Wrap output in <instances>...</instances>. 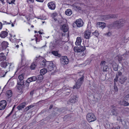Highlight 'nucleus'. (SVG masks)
<instances>
[{
	"label": "nucleus",
	"instance_id": "obj_25",
	"mask_svg": "<svg viewBox=\"0 0 129 129\" xmlns=\"http://www.w3.org/2000/svg\"><path fill=\"white\" fill-rule=\"evenodd\" d=\"M12 92L11 90H8L6 92V94L8 98H10L12 96Z\"/></svg>",
	"mask_w": 129,
	"mask_h": 129
},
{
	"label": "nucleus",
	"instance_id": "obj_40",
	"mask_svg": "<svg viewBox=\"0 0 129 129\" xmlns=\"http://www.w3.org/2000/svg\"><path fill=\"white\" fill-rule=\"evenodd\" d=\"M114 89L115 92H117L118 91V89L117 86L116 85V83L114 84Z\"/></svg>",
	"mask_w": 129,
	"mask_h": 129
},
{
	"label": "nucleus",
	"instance_id": "obj_58",
	"mask_svg": "<svg viewBox=\"0 0 129 129\" xmlns=\"http://www.w3.org/2000/svg\"><path fill=\"white\" fill-rule=\"evenodd\" d=\"M11 115V114H9L7 116V117H6V118H7L8 117H9L10 115Z\"/></svg>",
	"mask_w": 129,
	"mask_h": 129
},
{
	"label": "nucleus",
	"instance_id": "obj_13",
	"mask_svg": "<svg viewBox=\"0 0 129 129\" xmlns=\"http://www.w3.org/2000/svg\"><path fill=\"white\" fill-rule=\"evenodd\" d=\"M106 26V24L104 22H98L97 23V27H100L103 29Z\"/></svg>",
	"mask_w": 129,
	"mask_h": 129
},
{
	"label": "nucleus",
	"instance_id": "obj_35",
	"mask_svg": "<svg viewBox=\"0 0 129 129\" xmlns=\"http://www.w3.org/2000/svg\"><path fill=\"white\" fill-rule=\"evenodd\" d=\"M106 63V62L105 61H101L100 64V66H101V67H103L106 65H105Z\"/></svg>",
	"mask_w": 129,
	"mask_h": 129
},
{
	"label": "nucleus",
	"instance_id": "obj_18",
	"mask_svg": "<svg viewBox=\"0 0 129 129\" xmlns=\"http://www.w3.org/2000/svg\"><path fill=\"white\" fill-rule=\"evenodd\" d=\"M24 74L23 73L22 74H21L18 77V80H17V82H23V80L24 78Z\"/></svg>",
	"mask_w": 129,
	"mask_h": 129
},
{
	"label": "nucleus",
	"instance_id": "obj_46",
	"mask_svg": "<svg viewBox=\"0 0 129 129\" xmlns=\"http://www.w3.org/2000/svg\"><path fill=\"white\" fill-rule=\"evenodd\" d=\"M125 98L126 100H129V94L126 96Z\"/></svg>",
	"mask_w": 129,
	"mask_h": 129
},
{
	"label": "nucleus",
	"instance_id": "obj_49",
	"mask_svg": "<svg viewBox=\"0 0 129 129\" xmlns=\"http://www.w3.org/2000/svg\"><path fill=\"white\" fill-rule=\"evenodd\" d=\"M124 105L125 106H127L129 105V104L127 102H124Z\"/></svg>",
	"mask_w": 129,
	"mask_h": 129
},
{
	"label": "nucleus",
	"instance_id": "obj_33",
	"mask_svg": "<svg viewBox=\"0 0 129 129\" xmlns=\"http://www.w3.org/2000/svg\"><path fill=\"white\" fill-rule=\"evenodd\" d=\"M26 85H27V87L28 86L29 84V83L30 82H32L33 81L31 79V77L28 78L26 80Z\"/></svg>",
	"mask_w": 129,
	"mask_h": 129
},
{
	"label": "nucleus",
	"instance_id": "obj_17",
	"mask_svg": "<svg viewBox=\"0 0 129 129\" xmlns=\"http://www.w3.org/2000/svg\"><path fill=\"white\" fill-rule=\"evenodd\" d=\"M111 113L113 115H116L118 113L116 111L115 107L114 106H111Z\"/></svg>",
	"mask_w": 129,
	"mask_h": 129
},
{
	"label": "nucleus",
	"instance_id": "obj_12",
	"mask_svg": "<svg viewBox=\"0 0 129 129\" xmlns=\"http://www.w3.org/2000/svg\"><path fill=\"white\" fill-rule=\"evenodd\" d=\"M104 19H108L110 18H115L117 17V16L115 14L106 15L103 16Z\"/></svg>",
	"mask_w": 129,
	"mask_h": 129
},
{
	"label": "nucleus",
	"instance_id": "obj_62",
	"mask_svg": "<svg viewBox=\"0 0 129 129\" xmlns=\"http://www.w3.org/2000/svg\"><path fill=\"white\" fill-rule=\"evenodd\" d=\"M0 1H1V2H2V3L3 4L4 3V0H0Z\"/></svg>",
	"mask_w": 129,
	"mask_h": 129
},
{
	"label": "nucleus",
	"instance_id": "obj_32",
	"mask_svg": "<svg viewBox=\"0 0 129 129\" xmlns=\"http://www.w3.org/2000/svg\"><path fill=\"white\" fill-rule=\"evenodd\" d=\"M34 107V106L32 105H30L26 107L24 109V111L26 112L30 109L31 108Z\"/></svg>",
	"mask_w": 129,
	"mask_h": 129
},
{
	"label": "nucleus",
	"instance_id": "obj_48",
	"mask_svg": "<svg viewBox=\"0 0 129 129\" xmlns=\"http://www.w3.org/2000/svg\"><path fill=\"white\" fill-rule=\"evenodd\" d=\"M120 127L119 126H118L116 127H113L112 129H120Z\"/></svg>",
	"mask_w": 129,
	"mask_h": 129
},
{
	"label": "nucleus",
	"instance_id": "obj_21",
	"mask_svg": "<svg viewBox=\"0 0 129 129\" xmlns=\"http://www.w3.org/2000/svg\"><path fill=\"white\" fill-rule=\"evenodd\" d=\"M61 28L64 32H66L68 30V27L67 25L64 24L62 26Z\"/></svg>",
	"mask_w": 129,
	"mask_h": 129
},
{
	"label": "nucleus",
	"instance_id": "obj_60",
	"mask_svg": "<svg viewBox=\"0 0 129 129\" xmlns=\"http://www.w3.org/2000/svg\"><path fill=\"white\" fill-rule=\"evenodd\" d=\"M13 110H12V111H11V112L10 113L11 114L13 112Z\"/></svg>",
	"mask_w": 129,
	"mask_h": 129
},
{
	"label": "nucleus",
	"instance_id": "obj_8",
	"mask_svg": "<svg viewBox=\"0 0 129 129\" xmlns=\"http://www.w3.org/2000/svg\"><path fill=\"white\" fill-rule=\"evenodd\" d=\"M76 24L78 27H80L83 26V22L81 19H79L76 20Z\"/></svg>",
	"mask_w": 129,
	"mask_h": 129
},
{
	"label": "nucleus",
	"instance_id": "obj_22",
	"mask_svg": "<svg viewBox=\"0 0 129 129\" xmlns=\"http://www.w3.org/2000/svg\"><path fill=\"white\" fill-rule=\"evenodd\" d=\"M82 41V40L81 38L78 37L77 38L76 41L75 43V44L77 45H79Z\"/></svg>",
	"mask_w": 129,
	"mask_h": 129
},
{
	"label": "nucleus",
	"instance_id": "obj_57",
	"mask_svg": "<svg viewBox=\"0 0 129 129\" xmlns=\"http://www.w3.org/2000/svg\"><path fill=\"white\" fill-rule=\"evenodd\" d=\"M40 34H43V33L42 32H41L40 31H39L38 32Z\"/></svg>",
	"mask_w": 129,
	"mask_h": 129
},
{
	"label": "nucleus",
	"instance_id": "obj_9",
	"mask_svg": "<svg viewBox=\"0 0 129 129\" xmlns=\"http://www.w3.org/2000/svg\"><path fill=\"white\" fill-rule=\"evenodd\" d=\"M48 6L49 9L51 10H54L56 7L55 4L53 2H50L48 4Z\"/></svg>",
	"mask_w": 129,
	"mask_h": 129
},
{
	"label": "nucleus",
	"instance_id": "obj_6",
	"mask_svg": "<svg viewBox=\"0 0 129 129\" xmlns=\"http://www.w3.org/2000/svg\"><path fill=\"white\" fill-rule=\"evenodd\" d=\"M47 68L48 72L54 70L55 67L54 64L52 62H49Z\"/></svg>",
	"mask_w": 129,
	"mask_h": 129
},
{
	"label": "nucleus",
	"instance_id": "obj_23",
	"mask_svg": "<svg viewBox=\"0 0 129 129\" xmlns=\"http://www.w3.org/2000/svg\"><path fill=\"white\" fill-rule=\"evenodd\" d=\"M17 87L18 89L19 90H21L23 88L22 85L23 84V82H17Z\"/></svg>",
	"mask_w": 129,
	"mask_h": 129
},
{
	"label": "nucleus",
	"instance_id": "obj_56",
	"mask_svg": "<svg viewBox=\"0 0 129 129\" xmlns=\"http://www.w3.org/2000/svg\"><path fill=\"white\" fill-rule=\"evenodd\" d=\"M36 43L37 42H39L40 41L39 40H38V39L37 38H36Z\"/></svg>",
	"mask_w": 129,
	"mask_h": 129
},
{
	"label": "nucleus",
	"instance_id": "obj_11",
	"mask_svg": "<svg viewBox=\"0 0 129 129\" xmlns=\"http://www.w3.org/2000/svg\"><path fill=\"white\" fill-rule=\"evenodd\" d=\"M8 43L6 41H4L2 42L1 44L2 47V49L4 50L8 47Z\"/></svg>",
	"mask_w": 129,
	"mask_h": 129
},
{
	"label": "nucleus",
	"instance_id": "obj_61",
	"mask_svg": "<svg viewBox=\"0 0 129 129\" xmlns=\"http://www.w3.org/2000/svg\"><path fill=\"white\" fill-rule=\"evenodd\" d=\"M40 57V56H39V57H36V60H37V59H38V58L39 57Z\"/></svg>",
	"mask_w": 129,
	"mask_h": 129
},
{
	"label": "nucleus",
	"instance_id": "obj_34",
	"mask_svg": "<svg viewBox=\"0 0 129 129\" xmlns=\"http://www.w3.org/2000/svg\"><path fill=\"white\" fill-rule=\"evenodd\" d=\"M15 0H7V2L9 4H14Z\"/></svg>",
	"mask_w": 129,
	"mask_h": 129
},
{
	"label": "nucleus",
	"instance_id": "obj_38",
	"mask_svg": "<svg viewBox=\"0 0 129 129\" xmlns=\"http://www.w3.org/2000/svg\"><path fill=\"white\" fill-rule=\"evenodd\" d=\"M15 36V35L14 36H13V37H11V40L12 41V42H15L16 41V39L14 37Z\"/></svg>",
	"mask_w": 129,
	"mask_h": 129
},
{
	"label": "nucleus",
	"instance_id": "obj_27",
	"mask_svg": "<svg viewBox=\"0 0 129 129\" xmlns=\"http://www.w3.org/2000/svg\"><path fill=\"white\" fill-rule=\"evenodd\" d=\"M65 14L68 16H70L72 14V11L70 9H67L65 11Z\"/></svg>",
	"mask_w": 129,
	"mask_h": 129
},
{
	"label": "nucleus",
	"instance_id": "obj_37",
	"mask_svg": "<svg viewBox=\"0 0 129 129\" xmlns=\"http://www.w3.org/2000/svg\"><path fill=\"white\" fill-rule=\"evenodd\" d=\"M113 68L114 70L115 71H117L118 70V67L116 65H113Z\"/></svg>",
	"mask_w": 129,
	"mask_h": 129
},
{
	"label": "nucleus",
	"instance_id": "obj_51",
	"mask_svg": "<svg viewBox=\"0 0 129 129\" xmlns=\"http://www.w3.org/2000/svg\"><path fill=\"white\" fill-rule=\"evenodd\" d=\"M117 120H119L120 122H122V120L120 118V119H119L118 118H117Z\"/></svg>",
	"mask_w": 129,
	"mask_h": 129
},
{
	"label": "nucleus",
	"instance_id": "obj_43",
	"mask_svg": "<svg viewBox=\"0 0 129 129\" xmlns=\"http://www.w3.org/2000/svg\"><path fill=\"white\" fill-rule=\"evenodd\" d=\"M123 59L121 56H119L118 57V60L119 61H121Z\"/></svg>",
	"mask_w": 129,
	"mask_h": 129
},
{
	"label": "nucleus",
	"instance_id": "obj_39",
	"mask_svg": "<svg viewBox=\"0 0 129 129\" xmlns=\"http://www.w3.org/2000/svg\"><path fill=\"white\" fill-rule=\"evenodd\" d=\"M102 67H103V71L104 72L107 71V70L108 68V66L107 65L105 66Z\"/></svg>",
	"mask_w": 129,
	"mask_h": 129
},
{
	"label": "nucleus",
	"instance_id": "obj_63",
	"mask_svg": "<svg viewBox=\"0 0 129 129\" xmlns=\"http://www.w3.org/2000/svg\"><path fill=\"white\" fill-rule=\"evenodd\" d=\"M11 25L12 27H13L14 26V24L13 23H12L11 24Z\"/></svg>",
	"mask_w": 129,
	"mask_h": 129
},
{
	"label": "nucleus",
	"instance_id": "obj_29",
	"mask_svg": "<svg viewBox=\"0 0 129 129\" xmlns=\"http://www.w3.org/2000/svg\"><path fill=\"white\" fill-rule=\"evenodd\" d=\"M4 53H2L0 54V58L1 60L2 61H4L6 60V56L5 55H3Z\"/></svg>",
	"mask_w": 129,
	"mask_h": 129
},
{
	"label": "nucleus",
	"instance_id": "obj_3",
	"mask_svg": "<svg viewBox=\"0 0 129 129\" xmlns=\"http://www.w3.org/2000/svg\"><path fill=\"white\" fill-rule=\"evenodd\" d=\"M84 78V76L83 74L82 75V77L79 79L75 85H74L73 88V89L76 88L78 89L80 87V86L82 84L83 82V80Z\"/></svg>",
	"mask_w": 129,
	"mask_h": 129
},
{
	"label": "nucleus",
	"instance_id": "obj_7",
	"mask_svg": "<svg viewBox=\"0 0 129 129\" xmlns=\"http://www.w3.org/2000/svg\"><path fill=\"white\" fill-rule=\"evenodd\" d=\"M7 105L6 101L5 100H2L0 102V110L4 109Z\"/></svg>",
	"mask_w": 129,
	"mask_h": 129
},
{
	"label": "nucleus",
	"instance_id": "obj_55",
	"mask_svg": "<svg viewBox=\"0 0 129 129\" xmlns=\"http://www.w3.org/2000/svg\"><path fill=\"white\" fill-rule=\"evenodd\" d=\"M53 15L55 17L57 16V14L56 13H55L53 14Z\"/></svg>",
	"mask_w": 129,
	"mask_h": 129
},
{
	"label": "nucleus",
	"instance_id": "obj_52",
	"mask_svg": "<svg viewBox=\"0 0 129 129\" xmlns=\"http://www.w3.org/2000/svg\"><path fill=\"white\" fill-rule=\"evenodd\" d=\"M2 23H0V29H1L2 28Z\"/></svg>",
	"mask_w": 129,
	"mask_h": 129
},
{
	"label": "nucleus",
	"instance_id": "obj_54",
	"mask_svg": "<svg viewBox=\"0 0 129 129\" xmlns=\"http://www.w3.org/2000/svg\"><path fill=\"white\" fill-rule=\"evenodd\" d=\"M53 107V106L52 105H51L49 108V109H51Z\"/></svg>",
	"mask_w": 129,
	"mask_h": 129
},
{
	"label": "nucleus",
	"instance_id": "obj_41",
	"mask_svg": "<svg viewBox=\"0 0 129 129\" xmlns=\"http://www.w3.org/2000/svg\"><path fill=\"white\" fill-rule=\"evenodd\" d=\"M52 54L55 56H57L58 53L57 52L55 51H52Z\"/></svg>",
	"mask_w": 129,
	"mask_h": 129
},
{
	"label": "nucleus",
	"instance_id": "obj_26",
	"mask_svg": "<svg viewBox=\"0 0 129 129\" xmlns=\"http://www.w3.org/2000/svg\"><path fill=\"white\" fill-rule=\"evenodd\" d=\"M37 64V63L35 62L32 63L30 66V69L31 70H34L36 67Z\"/></svg>",
	"mask_w": 129,
	"mask_h": 129
},
{
	"label": "nucleus",
	"instance_id": "obj_42",
	"mask_svg": "<svg viewBox=\"0 0 129 129\" xmlns=\"http://www.w3.org/2000/svg\"><path fill=\"white\" fill-rule=\"evenodd\" d=\"M33 81H35L37 79V78L36 76H34L31 77Z\"/></svg>",
	"mask_w": 129,
	"mask_h": 129
},
{
	"label": "nucleus",
	"instance_id": "obj_64",
	"mask_svg": "<svg viewBox=\"0 0 129 129\" xmlns=\"http://www.w3.org/2000/svg\"><path fill=\"white\" fill-rule=\"evenodd\" d=\"M19 46L18 45H17L16 46V47L17 48H18L19 47Z\"/></svg>",
	"mask_w": 129,
	"mask_h": 129
},
{
	"label": "nucleus",
	"instance_id": "obj_30",
	"mask_svg": "<svg viewBox=\"0 0 129 129\" xmlns=\"http://www.w3.org/2000/svg\"><path fill=\"white\" fill-rule=\"evenodd\" d=\"M43 79V75L41 74L38 76V80L39 81V82H41L42 81Z\"/></svg>",
	"mask_w": 129,
	"mask_h": 129
},
{
	"label": "nucleus",
	"instance_id": "obj_14",
	"mask_svg": "<svg viewBox=\"0 0 129 129\" xmlns=\"http://www.w3.org/2000/svg\"><path fill=\"white\" fill-rule=\"evenodd\" d=\"M22 57L21 63L19 64V68H21L26 64V60L24 57L22 56Z\"/></svg>",
	"mask_w": 129,
	"mask_h": 129
},
{
	"label": "nucleus",
	"instance_id": "obj_5",
	"mask_svg": "<svg viewBox=\"0 0 129 129\" xmlns=\"http://www.w3.org/2000/svg\"><path fill=\"white\" fill-rule=\"evenodd\" d=\"M69 60L67 56H63L60 58V62L61 64L65 65L67 64L69 62Z\"/></svg>",
	"mask_w": 129,
	"mask_h": 129
},
{
	"label": "nucleus",
	"instance_id": "obj_44",
	"mask_svg": "<svg viewBox=\"0 0 129 129\" xmlns=\"http://www.w3.org/2000/svg\"><path fill=\"white\" fill-rule=\"evenodd\" d=\"M105 35H107L108 36H110L111 35V33L110 32H108L104 34Z\"/></svg>",
	"mask_w": 129,
	"mask_h": 129
},
{
	"label": "nucleus",
	"instance_id": "obj_15",
	"mask_svg": "<svg viewBox=\"0 0 129 129\" xmlns=\"http://www.w3.org/2000/svg\"><path fill=\"white\" fill-rule=\"evenodd\" d=\"M90 36V32L88 30H86L84 32V37L86 39H89Z\"/></svg>",
	"mask_w": 129,
	"mask_h": 129
},
{
	"label": "nucleus",
	"instance_id": "obj_19",
	"mask_svg": "<svg viewBox=\"0 0 129 129\" xmlns=\"http://www.w3.org/2000/svg\"><path fill=\"white\" fill-rule=\"evenodd\" d=\"M49 62L47 61L45 59H43L41 62V66L42 67H44L47 65L48 62Z\"/></svg>",
	"mask_w": 129,
	"mask_h": 129
},
{
	"label": "nucleus",
	"instance_id": "obj_4",
	"mask_svg": "<svg viewBox=\"0 0 129 129\" xmlns=\"http://www.w3.org/2000/svg\"><path fill=\"white\" fill-rule=\"evenodd\" d=\"M85 48L84 46H80L79 47H75L74 48V50L76 52L81 53V55L83 56L84 54L83 51L85 50Z\"/></svg>",
	"mask_w": 129,
	"mask_h": 129
},
{
	"label": "nucleus",
	"instance_id": "obj_47",
	"mask_svg": "<svg viewBox=\"0 0 129 129\" xmlns=\"http://www.w3.org/2000/svg\"><path fill=\"white\" fill-rule=\"evenodd\" d=\"M4 24H10L11 23V21H10V22H7L6 21H4Z\"/></svg>",
	"mask_w": 129,
	"mask_h": 129
},
{
	"label": "nucleus",
	"instance_id": "obj_16",
	"mask_svg": "<svg viewBox=\"0 0 129 129\" xmlns=\"http://www.w3.org/2000/svg\"><path fill=\"white\" fill-rule=\"evenodd\" d=\"M26 103L25 102H23L20 104L17 107V109L18 110H21L22 109L24 108L26 105Z\"/></svg>",
	"mask_w": 129,
	"mask_h": 129
},
{
	"label": "nucleus",
	"instance_id": "obj_20",
	"mask_svg": "<svg viewBox=\"0 0 129 129\" xmlns=\"http://www.w3.org/2000/svg\"><path fill=\"white\" fill-rule=\"evenodd\" d=\"M8 32L5 31H3L0 34V36L2 38H4L8 35Z\"/></svg>",
	"mask_w": 129,
	"mask_h": 129
},
{
	"label": "nucleus",
	"instance_id": "obj_10",
	"mask_svg": "<svg viewBox=\"0 0 129 129\" xmlns=\"http://www.w3.org/2000/svg\"><path fill=\"white\" fill-rule=\"evenodd\" d=\"M78 98L76 95H74L71 97L69 101L71 103H75L77 101Z\"/></svg>",
	"mask_w": 129,
	"mask_h": 129
},
{
	"label": "nucleus",
	"instance_id": "obj_59",
	"mask_svg": "<svg viewBox=\"0 0 129 129\" xmlns=\"http://www.w3.org/2000/svg\"><path fill=\"white\" fill-rule=\"evenodd\" d=\"M13 110H12V111H11V112L10 113L11 114L13 112Z\"/></svg>",
	"mask_w": 129,
	"mask_h": 129
},
{
	"label": "nucleus",
	"instance_id": "obj_45",
	"mask_svg": "<svg viewBox=\"0 0 129 129\" xmlns=\"http://www.w3.org/2000/svg\"><path fill=\"white\" fill-rule=\"evenodd\" d=\"M118 77L116 76L115 78L114 79V84L115 83V82H117L118 80Z\"/></svg>",
	"mask_w": 129,
	"mask_h": 129
},
{
	"label": "nucleus",
	"instance_id": "obj_31",
	"mask_svg": "<svg viewBox=\"0 0 129 129\" xmlns=\"http://www.w3.org/2000/svg\"><path fill=\"white\" fill-rule=\"evenodd\" d=\"M0 65L3 67L6 68L8 65V64L6 62H2L0 63Z\"/></svg>",
	"mask_w": 129,
	"mask_h": 129
},
{
	"label": "nucleus",
	"instance_id": "obj_53",
	"mask_svg": "<svg viewBox=\"0 0 129 129\" xmlns=\"http://www.w3.org/2000/svg\"><path fill=\"white\" fill-rule=\"evenodd\" d=\"M118 75L119 76H121L122 75V73L120 72H118Z\"/></svg>",
	"mask_w": 129,
	"mask_h": 129
},
{
	"label": "nucleus",
	"instance_id": "obj_36",
	"mask_svg": "<svg viewBox=\"0 0 129 129\" xmlns=\"http://www.w3.org/2000/svg\"><path fill=\"white\" fill-rule=\"evenodd\" d=\"M92 33L96 37H97L99 34L98 31L96 30H95V31L93 33Z\"/></svg>",
	"mask_w": 129,
	"mask_h": 129
},
{
	"label": "nucleus",
	"instance_id": "obj_50",
	"mask_svg": "<svg viewBox=\"0 0 129 129\" xmlns=\"http://www.w3.org/2000/svg\"><path fill=\"white\" fill-rule=\"evenodd\" d=\"M37 1L40 2H43L44 0H36Z\"/></svg>",
	"mask_w": 129,
	"mask_h": 129
},
{
	"label": "nucleus",
	"instance_id": "obj_24",
	"mask_svg": "<svg viewBox=\"0 0 129 129\" xmlns=\"http://www.w3.org/2000/svg\"><path fill=\"white\" fill-rule=\"evenodd\" d=\"M126 79V78L125 77H122L120 78L119 80V82L121 84L123 83Z\"/></svg>",
	"mask_w": 129,
	"mask_h": 129
},
{
	"label": "nucleus",
	"instance_id": "obj_1",
	"mask_svg": "<svg viewBox=\"0 0 129 129\" xmlns=\"http://www.w3.org/2000/svg\"><path fill=\"white\" fill-rule=\"evenodd\" d=\"M125 23V21L124 20L120 19L114 22L113 23V26L119 29L124 26Z\"/></svg>",
	"mask_w": 129,
	"mask_h": 129
},
{
	"label": "nucleus",
	"instance_id": "obj_2",
	"mask_svg": "<svg viewBox=\"0 0 129 129\" xmlns=\"http://www.w3.org/2000/svg\"><path fill=\"white\" fill-rule=\"evenodd\" d=\"M86 119L88 122H90L95 120L96 118L92 113H89L86 115Z\"/></svg>",
	"mask_w": 129,
	"mask_h": 129
},
{
	"label": "nucleus",
	"instance_id": "obj_28",
	"mask_svg": "<svg viewBox=\"0 0 129 129\" xmlns=\"http://www.w3.org/2000/svg\"><path fill=\"white\" fill-rule=\"evenodd\" d=\"M48 71L47 69H43L41 70L40 73L41 74L43 75L45 74Z\"/></svg>",
	"mask_w": 129,
	"mask_h": 129
}]
</instances>
